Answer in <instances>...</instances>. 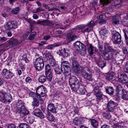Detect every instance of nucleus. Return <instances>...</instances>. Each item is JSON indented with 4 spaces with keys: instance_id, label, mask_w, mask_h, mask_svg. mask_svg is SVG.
<instances>
[{
    "instance_id": "57",
    "label": "nucleus",
    "mask_w": 128,
    "mask_h": 128,
    "mask_svg": "<svg viewBox=\"0 0 128 128\" xmlns=\"http://www.w3.org/2000/svg\"><path fill=\"white\" fill-rule=\"evenodd\" d=\"M124 72L128 74V61L125 63Z\"/></svg>"
},
{
    "instance_id": "37",
    "label": "nucleus",
    "mask_w": 128,
    "mask_h": 128,
    "mask_svg": "<svg viewBox=\"0 0 128 128\" xmlns=\"http://www.w3.org/2000/svg\"><path fill=\"white\" fill-rule=\"evenodd\" d=\"M62 67L61 68L59 66H56L54 69V71L56 74H59L62 72Z\"/></svg>"
},
{
    "instance_id": "53",
    "label": "nucleus",
    "mask_w": 128,
    "mask_h": 128,
    "mask_svg": "<svg viewBox=\"0 0 128 128\" xmlns=\"http://www.w3.org/2000/svg\"><path fill=\"white\" fill-rule=\"evenodd\" d=\"M29 96H30L33 98V99H34V98H37V96H38V94L36 93V94L35 93L33 92H31L30 93Z\"/></svg>"
},
{
    "instance_id": "17",
    "label": "nucleus",
    "mask_w": 128,
    "mask_h": 128,
    "mask_svg": "<svg viewBox=\"0 0 128 128\" xmlns=\"http://www.w3.org/2000/svg\"><path fill=\"white\" fill-rule=\"evenodd\" d=\"M44 92H40V93H38V94H37L38 96H37V98H38L40 100H43L44 99L42 98V97H44V98H46L47 96L46 92L47 91L44 90Z\"/></svg>"
},
{
    "instance_id": "9",
    "label": "nucleus",
    "mask_w": 128,
    "mask_h": 128,
    "mask_svg": "<svg viewBox=\"0 0 128 128\" xmlns=\"http://www.w3.org/2000/svg\"><path fill=\"white\" fill-rule=\"evenodd\" d=\"M45 75L48 80L51 82L52 76V69L48 64L46 65L45 66Z\"/></svg>"
},
{
    "instance_id": "2",
    "label": "nucleus",
    "mask_w": 128,
    "mask_h": 128,
    "mask_svg": "<svg viewBox=\"0 0 128 128\" xmlns=\"http://www.w3.org/2000/svg\"><path fill=\"white\" fill-rule=\"evenodd\" d=\"M68 82L70 87L73 91L76 92L79 88L80 86L79 81L76 76H70L69 78Z\"/></svg>"
},
{
    "instance_id": "49",
    "label": "nucleus",
    "mask_w": 128,
    "mask_h": 128,
    "mask_svg": "<svg viewBox=\"0 0 128 128\" xmlns=\"http://www.w3.org/2000/svg\"><path fill=\"white\" fill-rule=\"evenodd\" d=\"M14 76V74L12 72L10 71V70H8L7 77L6 79H9L11 78Z\"/></svg>"
},
{
    "instance_id": "30",
    "label": "nucleus",
    "mask_w": 128,
    "mask_h": 128,
    "mask_svg": "<svg viewBox=\"0 0 128 128\" xmlns=\"http://www.w3.org/2000/svg\"><path fill=\"white\" fill-rule=\"evenodd\" d=\"M96 21L92 20L90 22H88L86 25V26H87L93 29V28L96 25Z\"/></svg>"
},
{
    "instance_id": "32",
    "label": "nucleus",
    "mask_w": 128,
    "mask_h": 128,
    "mask_svg": "<svg viewBox=\"0 0 128 128\" xmlns=\"http://www.w3.org/2000/svg\"><path fill=\"white\" fill-rule=\"evenodd\" d=\"M47 79L46 76L42 75L38 78V80L40 82L43 84L46 81Z\"/></svg>"
},
{
    "instance_id": "33",
    "label": "nucleus",
    "mask_w": 128,
    "mask_h": 128,
    "mask_svg": "<svg viewBox=\"0 0 128 128\" xmlns=\"http://www.w3.org/2000/svg\"><path fill=\"white\" fill-rule=\"evenodd\" d=\"M104 49L105 53H108L110 52H112L114 50L112 46H105L104 47Z\"/></svg>"
},
{
    "instance_id": "39",
    "label": "nucleus",
    "mask_w": 128,
    "mask_h": 128,
    "mask_svg": "<svg viewBox=\"0 0 128 128\" xmlns=\"http://www.w3.org/2000/svg\"><path fill=\"white\" fill-rule=\"evenodd\" d=\"M114 78V76L112 73H108L106 75V78L108 80H112Z\"/></svg>"
},
{
    "instance_id": "51",
    "label": "nucleus",
    "mask_w": 128,
    "mask_h": 128,
    "mask_svg": "<svg viewBox=\"0 0 128 128\" xmlns=\"http://www.w3.org/2000/svg\"><path fill=\"white\" fill-rule=\"evenodd\" d=\"M49 62L50 66H54L56 64V62L54 59L49 60Z\"/></svg>"
},
{
    "instance_id": "43",
    "label": "nucleus",
    "mask_w": 128,
    "mask_h": 128,
    "mask_svg": "<svg viewBox=\"0 0 128 128\" xmlns=\"http://www.w3.org/2000/svg\"><path fill=\"white\" fill-rule=\"evenodd\" d=\"M93 30V29L90 28V27L88 26V27L84 29H82L81 30V32L84 34L85 32H90L91 31H92Z\"/></svg>"
},
{
    "instance_id": "46",
    "label": "nucleus",
    "mask_w": 128,
    "mask_h": 128,
    "mask_svg": "<svg viewBox=\"0 0 128 128\" xmlns=\"http://www.w3.org/2000/svg\"><path fill=\"white\" fill-rule=\"evenodd\" d=\"M36 32H34L31 34L29 36L28 38L30 40H33L35 36H36Z\"/></svg>"
},
{
    "instance_id": "24",
    "label": "nucleus",
    "mask_w": 128,
    "mask_h": 128,
    "mask_svg": "<svg viewBox=\"0 0 128 128\" xmlns=\"http://www.w3.org/2000/svg\"><path fill=\"white\" fill-rule=\"evenodd\" d=\"M98 102L102 101L104 98V96L102 92L95 95Z\"/></svg>"
},
{
    "instance_id": "40",
    "label": "nucleus",
    "mask_w": 128,
    "mask_h": 128,
    "mask_svg": "<svg viewBox=\"0 0 128 128\" xmlns=\"http://www.w3.org/2000/svg\"><path fill=\"white\" fill-rule=\"evenodd\" d=\"M93 92L94 94L95 95L101 92L99 90V87L96 86L94 88Z\"/></svg>"
},
{
    "instance_id": "7",
    "label": "nucleus",
    "mask_w": 128,
    "mask_h": 128,
    "mask_svg": "<svg viewBox=\"0 0 128 128\" xmlns=\"http://www.w3.org/2000/svg\"><path fill=\"white\" fill-rule=\"evenodd\" d=\"M118 105V104L110 100L108 103L107 108L109 112H113L114 111Z\"/></svg>"
},
{
    "instance_id": "45",
    "label": "nucleus",
    "mask_w": 128,
    "mask_h": 128,
    "mask_svg": "<svg viewBox=\"0 0 128 128\" xmlns=\"http://www.w3.org/2000/svg\"><path fill=\"white\" fill-rule=\"evenodd\" d=\"M86 27V25L85 24H81L79 25H78L76 26L74 28V29L76 30H76H79L83 28H85Z\"/></svg>"
},
{
    "instance_id": "35",
    "label": "nucleus",
    "mask_w": 128,
    "mask_h": 128,
    "mask_svg": "<svg viewBox=\"0 0 128 128\" xmlns=\"http://www.w3.org/2000/svg\"><path fill=\"white\" fill-rule=\"evenodd\" d=\"M8 70L6 69H3L1 72V74L4 78L6 79L7 77Z\"/></svg>"
},
{
    "instance_id": "28",
    "label": "nucleus",
    "mask_w": 128,
    "mask_h": 128,
    "mask_svg": "<svg viewBox=\"0 0 128 128\" xmlns=\"http://www.w3.org/2000/svg\"><path fill=\"white\" fill-rule=\"evenodd\" d=\"M47 91L46 89L44 87L43 85H41L37 87L36 89V93L37 94H38V93H40V92H44V90Z\"/></svg>"
},
{
    "instance_id": "60",
    "label": "nucleus",
    "mask_w": 128,
    "mask_h": 128,
    "mask_svg": "<svg viewBox=\"0 0 128 128\" xmlns=\"http://www.w3.org/2000/svg\"><path fill=\"white\" fill-rule=\"evenodd\" d=\"M123 31L124 34L125 38L128 36V32L126 28H124Z\"/></svg>"
},
{
    "instance_id": "58",
    "label": "nucleus",
    "mask_w": 128,
    "mask_h": 128,
    "mask_svg": "<svg viewBox=\"0 0 128 128\" xmlns=\"http://www.w3.org/2000/svg\"><path fill=\"white\" fill-rule=\"evenodd\" d=\"M22 59L24 60L26 63H28L29 62V60L28 59L26 55L24 54L22 56Z\"/></svg>"
},
{
    "instance_id": "13",
    "label": "nucleus",
    "mask_w": 128,
    "mask_h": 128,
    "mask_svg": "<svg viewBox=\"0 0 128 128\" xmlns=\"http://www.w3.org/2000/svg\"><path fill=\"white\" fill-rule=\"evenodd\" d=\"M33 113L35 115L40 118H43L44 117V115L42 112L38 108L35 109L33 111Z\"/></svg>"
},
{
    "instance_id": "20",
    "label": "nucleus",
    "mask_w": 128,
    "mask_h": 128,
    "mask_svg": "<svg viewBox=\"0 0 128 128\" xmlns=\"http://www.w3.org/2000/svg\"><path fill=\"white\" fill-rule=\"evenodd\" d=\"M47 109L51 112L55 113L56 112V108L54 104L52 103H50L48 106Z\"/></svg>"
},
{
    "instance_id": "8",
    "label": "nucleus",
    "mask_w": 128,
    "mask_h": 128,
    "mask_svg": "<svg viewBox=\"0 0 128 128\" xmlns=\"http://www.w3.org/2000/svg\"><path fill=\"white\" fill-rule=\"evenodd\" d=\"M17 24L16 20L10 21L8 22L5 26L6 30H8L14 29L17 28Z\"/></svg>"
},
{
    "instance_id": "11",
    "label": "nucleus",
    "mask_w": 128,
    "mask_h": 128,
    "mask_svg": "<svg viewBox=\"0 0 128 128\" xmlns=\"http://www.w3.org/2000/svg\"><path fill=\"white\" fill-rule=\"evenodd\" d=\"M82 74L84 78L89 81L92 80L91 73L90 71H85L83 69Z\"/></svg>"
},
{
    "instance_id": "6",
    "label": "nucleus",
    "mask_w": 128,
    "mask_h": 128,
    "mask_svg": "<svg viewBox=\"0 0 128 128\" xmlns=\"http://www.w3.org/2000/svg\"><path fill=\"white\" fill-rule=\"evenodd\" d=\"M85 44L87 48L89 54L92 56L96 53V48L91 44H90L87 40L85 42Z\"/></svg>"
},
{
    "instance_id": "4",
    "label": "nucleus",
    "mask_w": 128,
    "mask_h": 128,
    "mask_svg": "<svg viewBox=\"0 0 128 128\" xmlns=\"http://www.w3.org/2000/svg\"><path fill=\"white\" fill-rule=\"evenodd\" d=\"M33 64L36 71L41 70L44 66L42 57L41 56L36 59L33 62Z\"/></svg>"
},
{
    "instance_id": "25",
    "label": "nucleus",
    "mask_w": 128,
    "mask_h": 128,
    "mask_svg": "<svg viewBox=\"0 0 128 128\" xmlns=\"http://www.w3.org/2000/svg\"><path fill=\"white\" fill-rule=\"evenodd\" d=\"M46 116L47 119L50 121H53L55 119L54 116L48 111L46 114Z\"/></svg>"
},
{
    "instance_id": "21",
    "label": "nucleus",
    "mask_w": 128,
    "mask_h": 128,
    "mask_svg": "<svg viewBox=\"0 0 128 128\" xmlns=\"http://www.w3.org/2000/svg\"><path fill=\"white\" fill-rule=\"evenodd\" d=\"M101 36L103 38L106 37L108 34V31L106 29L102 28L100 32Z\"/></svg>"
},
{
    "instance_id": "23",
    "label": "nucleus",
    "mask_w": 128,
    "mask_h": 128,
    "mask_svg": "<svg viewBox=\"0 0 128 128\" xmlns=\"http://www.w3.org/2000/svg\"><path fill=\"white\" fill-rule=\"evenodd\" d=\"M122 98L125 100H128V91L126 90H122Z\"/></svg>"
},
{
    "instance_id": "15",
    "label": "nucleus",
    "mask_w": 128,
    "mask_h": 128,
    "mask_svg": "<svg viewBox=\"0 0 128 128\" xmlns=\"http://www.w3.org/2000/svg\"><path fill=\"white\" fill-rule=\"evenodd\" d=\"M62 72L66 76H70L71 68L69 66L62 67Z\"/></svg>"
},
{
    "instance_id": "14",
    "label": "nucleus",
    "mask_w": 128,
    "mask_h": 128,
    "mask_svg": "<svg viewBox=\"0 0 128 128\" xmlns=\"http://www.w3.org/2000/svg\"><path fill=\"white\" fill-rule=\"evenodd\" d=\"M106 92L108 94L116 98V95H114V90L113 87L110 86L107 87L106 88Z\"/></svg>"
},
{
    "instance_id": "42",
    "label": "nucleus",
    "mask_w": 128,
    "mask_h": 128,
    "mask_svg": "<svg viewBox=\"0 0 128 128\" xmlns=\"http://www.w3.org/2000/svg\"><path fill=\"white\" fill-rule=\"evenodd\" d=\"M17 128H30L29 126L26 123H22L20 124Z\"/></svg>"
},
{
    "instance_id": "50",
    "label": "nucleus",
    "mask_w": 128,
    "mask_h": 128,
    "mask_svg": "<svg viewBox=\"0 0 128 128\" xmlns=\"http://www.w3.org/2000/svg\"><path fill=\"white\" fill-rule=\"evenodd\" d=\"M80 41H77L74 44V48H77L78 49H79L80 46Z\"/></svg>"
},
{
    "instance_id": "34",
    "label": "nucleus",
    "mask_w": 128,
    "mask_h": 128,
    "mask_svg": "<svg viewBox=\"0 0 128 128\" xmlns=\"http://www.w3.org/2000/svg\"><path fill=\"white\" fill-rule=\"evenodd\" d=\"M60 44L59 43H56L53 44L49 45L46 46V48L50 50H52L53 49L54 47L60 46Z\"/></svg>"
},
{
    "instance_id": "5",
    "label": "nucleus",
    "mask_w": 128,
    "mask_h": 128,
    "mask_svg": "<svg viewBox=\"0 0 128 128\" xmlns=\"http://www.w3.org/2000/svg\"><path fill=\"white\" fill-rule=\"evenodd\" d=\"M112 40L114 44H119L121 42V36L119 33L116 30L112 31Z\"/></svg>"
},
{
    "instance_id": "18",
    "label": "nucleus",
    "mask_w": 128,
    "mask_h": 128,
    "mask_svg": "<svg viewBox=\"0 0 128 128\" xmlns=\"http://www.w3.org/2000/svg\"><path fill=\"white\" fill-rule=\"evenodd\" d=\"M125 90L123 89L122 86L120 84L116 86V99L117 100H118L120 99L119 96V92L122 90Z\"/></svg>"
},
{
    "instance_id": "56",
    "label": "nucleus",
    "mask_w": 128,
    "mask_h": 128,
    "mask_svg": "<svg viewBox=\"0 0 128 128\" xmlns=\"http://www.w3.org/2000/svg\"><path fill=\"white\" fill-rule=\"evenodd\" d=\"M28 118L30 123L32 124L34 122V116H30L28 117Z\"/></svg>"
},
{
    "instance_id": "12",
    "label": "nucleus",
    "mask_w": 128,
    "mask_h": 128,
    "mask_svg": "<svg viewBox=\"0 0 128 128\" xmlns=\"http://www.w3.org/2000/svg\"><path fill=\"white\" fill-rule=\"evenodd\" d=\"M20 43L16 39L12 38L9 40L7 46L10 47L12 46H16L19 45Z\"/></svg>"
},
{
    "instance_id": "38",
    "label": "nucleus",
    "mask_w": 128,
    "mask_h": 128,
    "mask_svg": "<svg viewBox=\"0 0 128 128\" xmlns=\"http://www.w3.org/2000/svg\"><path fill=\"white\" fill-rule=\"evenodd\" d=\"M39 100L36 98H34L33 101L32 102V105L33 106H37L39 105Z\"/></svg>"
},
{
    "instance_id": "16",
    "label": "nucleus",
    "mask_w": 128,
    "mask_h": 128,
    "mask_svg": "<svg viewBox=\"0 0 128 128\" xmlns=\"http://www.w3.org/2000/svg\"><path fill=\"white\" fill-rule=\"evenodd\" d=\"M112 53L108 54V53H105L103 54L102 57L103 58L106 60H109L114 59V57Z\"/></svg>"
},
{
    "instance_id": "1",
    "label": "nucleus",
    "mask_w": 128,
    "mask_h": 128,
    "mask_svg": "<svg viewBox=\"0 0 128 128\" xmlns=\"http://www.w3.org/2000/svg\"><path fill=\"white\" fill-rule=\"evenodd\" d=\"M16 105V112L21 117H22L28 114L29 111L26 108L24 103L21 100H19Z\"/></svg>"
},
{
    "instance_id": "64",
    "label": "nucleus",
    "mask_w": 128,
    "mask_h": 128,
    "mask_svg": "<svg viewBox=\"0 0 128 128\" xmlns=\"http://www.w3.org/2000/svg\"><path fill=\"white\" fill-rule=\"evenodd\" d=\"M69 26V25H67L64 26V27H62L61 26H60L58 24L56 26V28H60L62 29H64L67 28V26Z\"/></svg>"
},
{
    "instance_id": "29",
    "label": "nucleus",
    "mask_w": 128,
    "mask_h": 128,
    "mask_svg": "<svg viewBox=\"0 0 128 128\" xmlns=\"http://www.w3.org/2000/svg\"><path fill=\"white\" fill-rule=\"evenodd\" d=\"M98 46L100 53L104 54L105 53V51H104L103 49V47L102 43H100V42H98Z\"/></svg>"
},
{
    "instance_id": "19",
    "label": "nucleus",
    "mask_w": 128,
    "mask_h": 128,
    "mask_svg": "<svg viewBox=\"0 0 128 128\" xmlns=\"http://www.w3.org/2000/svg\"><path fill=\"white\" fill-rule=\"evenodd\" d=\"M120 17L118 16H113L112 23L115 26H117L120 23Z\"/></svg>"
},
{
    "instance_id": "62",
    "label": "nucleus",
    "mask_w": 128,
    "mask_h": 128,
    "mask_svg": "<svg viewBox=\"0 0 128 128\" xmlns=\"http://www.w3.org/2000/svg\"><path fill=\"white\" fill-rule=\"evenodd\" d=\"M44 10V9L40 8L39 7L37 8L35 10L34 12L35 13H37L38 12H43Z\"/></svg>"
},
{
    "instance_id": "10",
    "label": "nucleus",
    "mask_w": 128,
    "mask_h": 128,
    "mask_svg": "<svg viewBox=\"0 0 128 128\" xmlns=\"http://www.w3.org/2000/svg\"><path fill=\"white\" fill-rule=\"evenodd\" d=\"M118 80L120 83L124 84L125 81L128 80V77L126 74L125 73L120 74L118 76Z\"/></svg>"
},
{
    "instance_id": "22",
    "label": "nucleus",
    "mask_w": 128,
    "mask_h": 128,
    "mask_svg": "<svg viewBox=\"0 0 128 128\" xmlns=\"http://www.w3.org/2000/svg\"><path fill=\"white\" fill-rule=\"evenodd\" d=\"M5 103L6 101L10 102L12 100V97L9 93H6L5 92Z\"/></svg>"
},
{
    "instance_id": "63",
    "label": "nucleus",
    "mask_w": 128,
    "mask_h": 128,
    "mask_svg": "<svg viewBox=\"0 0 128 128\" xmlns=\"http://www.w3.org/2000/svg\"><path fill=\"white\" fill-rule=\"evenodd\" d=\"M100 66L101 67L102 69L103 68L105 67L106 65V61H104L103 62H102L100 63Z\"/></svg>"
},
{
    "instance_id": "48",
    "label": "nucleus",
    "mask_w": 128,
    "mask_h": 128,
    "mask_svg": "<svg viewBox=\"0 0 128 128\" xmlns=\"http://www.w3.org/2000/svg\"><path fill=\"white\" fill-rule=\"evenodd\" d=\"M103 117L106 118L108 119H110L111 117V115L110 114V113L106 112L103 114Z\"/></svg>"
},
{
    "instance_id": "55",
    "label": "nucleus",
    "mask_w": 128,
    "mask_h": 128,
    "mask_svg": "<svg viewBox=\"0 0 128 128\" xmlns=\"http://www.w3.org/2000/svg\"><path fill=\"white\" fill-rule=\"evenodd\" d=\"M19 8L18 7H17L15 8L12 10V13L14 14H18L19 12Z\"/></svg>"
},
{
    "instance_id": "44",
    "label": "nucleus",
    "mask_w": 128,
    "mask_h": 128,
    "mask_svg": "<svg viewBox=\"0 0 128 128\" xmlns=\"http://www.w3.org/2000/svg\"><path fill=\"white\" fill-rule=\"evenodd\" d=\"M70 64L67 61H63L62 62L61 65V67H67L69 66Z\"/></svg>"
},
{
    "instance_id": "31",
    "label": "nucleus",
    "mask_w": 128,
    "mask_h": 128,
    "mask_svg": "<svg viewBox=\"0 0 128 128\" xmlns=\"http://www.w3.org/2000/svg\"><path fill=\"white\" fill-rule=\"evenodd\" d=\"M5 92L3 91H0V101L3 103H5Z\"/></svg>"
},
{
    "instance_id": "27",
    "label": "nucleus",
    "mask_w": 128,
    "mask_h": 128,
    "mask_svg": "<svg viewBox=\"0 0 128 128\" xmlns=\"http://www.w3.org/2000/svg\"><path fill=\"white\" fill-rule=\"evenodd\" d=\"M91 123V124L93 127L97 128L98 125V121L94 119H90L89 120Z\"/></svg>"
},
{
    "instance_id": "3",
    "label": "nucleus",
    "mask_w": 128,
    "mask_h": 128,
    "mask_svg": "<svg viewBox=\"0 0 128 128\" xmlns=\"http://www.w3.org/2000/svg\"><path fill=\"white\" fill-rule=\"evenodd\" d=\"M70 60L72 64V68L74 72L77 74L82 72V68L80 66L76 58L72 56L70 57Z\"/></svg>"
},
{
    "instance_id": "59",
    "label": "nucleus",
    "mask_w": 128,
    "mask_h": 128,
    "mask_svg": "<svg viewBox=\"0 0 128 128\" xmlns=\"http://www.w3.org/2000/svg\"><path fill=\"white\" fill-rule=\"evenodd\" d=\"M78 50H74V51L73 54V55H74L73 56H72L71 57H74L76 59V60H77V58L76 56L78 55Z\"/></svg>"
},
{
    "instance_id": "36",
    "label": "nucleus",
    "mask_w": 128,
    "mask_h": 128,
    "mask_svg": "<svg viewBox=\"0 0 128 128\" xmlns=\"http://www.w3.org/2000/svg\"><path fill=\"white\" fill-rule=\"evenodd\" d=\"M80 46L79 48V49L80 50H83L84 51V53H83V54H82V55H83L84 54H85L86 52V46L84 44L80 42Z\"/></svg>"
},
{
    "instance_id": "26",
    "label": "nucleus",
    "mask_w": 128,
    "mask_h": 128,
    "mask_svg": "<svg viewBox=\"0 0 128 128\" xmlns=\"http://www.w3.org/2000/svg\"><path fill=\"white\" fill-rule=\"evenodd\" d=\"M60 56L64 58H66L68 56V54L66 51L65 48H63L60 50Z\"/></svg>"
},
{
    "instance_id": "41",
    "label": "nucleus",
    "mask_w": 128,
    "mask_h": 128,
    "mask_svg": "<svg viewBox=\"0 0 128 128\" xmlns=\"http://www.w3.org/2000/svg\"><path fill=\"white\" fill-rule=\"evenodd\" d=\"M76 30L74 28H73L69 30L68 32L67 33L66 36L67 38L71 37L72 34L74 32H76Z\"/></svg>"
},
{
    "instance_id": "61",
    "label": "nucleus",
    "mask_w": 128,
    "mask_h": 128,
    "mask_svg": "<svg viewBox=\"0 0 128 128\" xmlns=\"http://www.w3.org/2000/svg\"><path fill=\"white\" fill-rule=\"evenodd\" d=\"M25 81L26 83H30L32 81V78L28 76L25 79Z\"/></svg>"
},
{
    "instance_id": "52",
    "label": "nucleus",
    "mask_w": 128,
    "mask_h": 128,
    "mask_svg": "<svg viewBox=\"0 0 128 128\" xmlns=\"http://www.w3.org/2000/svg\"><path fill=\"white\" fill-rule=\"evenodd\" d=\"M106 18V16L105 14H101L97 17V18L100 20H104Z\"/></svg>"
},
{
    "instance_id": "54",
    "label": "nucleus",
    "mask_w": 128,
    "mask_h": 128,
    "mask_svg": "<svg viewBox=\"0 0 128 128\" xmlns=\"http://www.w3.org/2000/svg\"><path fill=\"white\" fill-rule=\"evenodd\" d=\"M49 23H50V22L47 20H42L41 25L45 26L46 25H50L49 24Z\"/></svg>"
},
{
    "instance_id": "47",
    "label": "nucleus",
    "mask_w": 128,
    "mask_h": 128,
    "mask_svg": "<svg viewBox=\"0 0 128 128\" xmlns=\"http://www.w3.org/2000/svg\"><path fill=\"white\" fill-rule=\"evenodd\" d=\"M78 36L76 35H73L72 36L70 37L67 38V39L68 40V42H71L75 40L76 39L78 38Z\"/></svg>"
}]
</instances>
